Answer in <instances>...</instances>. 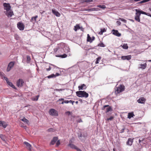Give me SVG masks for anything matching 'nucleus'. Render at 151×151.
<instances>
[{"instance_id": "a19ab883", "label": "nucleus", "mask_w": 151, "mask_h": 151, "mask_svg": "<svg viewBox=\"0 0 151 151\" xmlns=\"http://www.w3.org/2000/svg\"><path fill=\"white\" fill-rule=\"evenodd\" d=\"M96 8H92L88 9V10L89 11H96Z\"/></svg>"}, {"instance_id": "f3484780", "label": "nucleus", "mask_w": 151, "mask_h": 151, "mask_svg": "<svg viewBox=\"0 0 151 151\" xmlns=\"http://www.w3.org/2000/svg\"><path fill=\"white\" fill-rule=\"evenodd\" d=\"M78 136L79 139H81V138L82 137H85L87 136V135L84 132H81L78 134Z\"/></svg>"}, {"instance_id": "e2e57ef3", "label": "nucleus", "mask_w": 151, "mask_h": 151, "mask_svg": "<svg viewBox=\"0 0 151 151\" xmlns=\"http://www.w3.org/2000/svg\"><path fill=\"white\" fill-rule=\"evenodd\" d=\"M80 29H81V30L83 32L84 31V29L82 27H81Z\"/></svg>"}, {"instance_id": "f03ea898", "label": "nucleus", "mask_w": 151, "mask_h": 151, "mask_svg": "<svg viewBox=\"0 0 151 151\" xmlns=\"http://www.w3.org/2000/svg\"><path fill=\"white\" fill-rule=\"evenodd\" d=\"M135 11L136 13L135 16V19L136 21L139 22H140V16L141 14H142L141 10L137 9H135Z\"/></svg>"}, {"instance_id": "3c124183", "label": "nucleus", "mask_w": 151, "mask_h": 151, "mask_svg": "<svg viewBox=\"0 0 151 151\" xmlns=\"http://www.w3.org/2000/svg\"><path fill=\"white\" fill-rule=\"evenodd\" d=\"M60 141L59 140H58L57 142H56V145L57 146H58L59 145H60Z\"/></svg>"}, {"instance_id": "8fccbe9b", "label": "nucleus", "mask_w": 151, "mask_h": 151, "mask_svg": "<svg viewBox=\"0 0 151 151\" xmlns=\"http://www.w3.org/2000/svg\"><path fill=\"white\" fill-rule=\"evenodd\" d=\"M65 114H68V115H69L71 114V113L70 112L68 111L65 112Z\"/></svg>"}, {"instance_id": "bf43d9fd", "label": "nucleus", "mask_w": 151, "mask_h": 151, "mask_svg": "<svg viewBox=\"0 0 151 151\" xmlns=\"http://www.w3.org/2000/svg\"><path fill=\"white\" fill-rule=\"evenodd\" d=\"M58 101H64V99L63 98H61L59 99Z\"/></svg>"}, {"instance_id": "4be33fe9", "label": "nucleus", "mask_w": 151, "mask_h": 151, "mask_svg": "<svg viewBox=\"0 0 151 151\" xmlns=\"http://www.w3.org/2000/svg\"><path fill=\"white\" fill-rule=\"evenodd\" d=\"M139 65V68L144 69L146 68L147 66V64L146 63H145L144 64H140Z\"/></svg>"}, {"instance_id": "4d7b16f0", "label": "nucleus", "mask_w": 151, "mask_h": 151, "mask_svg": "<svg viewBox=\"0 0 151 151\" xmlns=\"http://www.w3.org/2000/svg\"><path fill=\"white\" fill-rule=\"evenodd\" d=\"M60 75V74L59 73H56L55 75V77H56V76H59Z\"/></svg>"}, {"instance_id": "0eeeda50", "label": "nucleus", "mask_w": 151, "mask_h": 151, "mask_svg": "<svg viewBox=\"0 0 151 151\" xmlns=\"http://www.w3.org/2000/svg\"><path fill=\"white\" fill-rule=\"evenodd\" d=\"M17 26L19 29L20 30H23L24 29V25L22 23L18 22L17 24Z\"/></svg>"}, {"instance_id": "79ce46f5", "label": "nucleus", "mask_w": 151, "mask_h": 151, "mask_svg": "<svg viewBox=\"0 0 151 151\" xmlns=\"http://www.w3.org/2000/svg\"><path fill=\"white\" fill-rule=\"evenodd\" d=\"M119 20H120L121 21L124 22L125 23L127 22V20L124 19L119 18Z\"/></svg>"}, {"instance_id": "a878e982", "label": "nucleus", "mask_w": 151, "mask_h": 151, "mask_svg": "<svg viewBox=\"0 0 151 151\" xmlns=\"http://www.w3.org/2000/svg\"><path fill=\"white\" fill-rule=\"evenodd\" d=\"M39 97V95H38L35 97L32 98L31 99L33 101H37V100H38Z\"/></svg>"}, {"instance_id": "cd10ccee", "label": "nucleus", "mask_w": 151, "mask_h": 151, "mask_svg": "<svg viewBox=\"0 0 151 151\" xmlns=\"http://www.w3.org/2000/svg\"><path fill=\"white\" fill-rule=\"evenodd\" d=\"M80 27L79 25L78 24H77L74 27V30L76 31L77 30L80 29Z\"/></svg>"}, {"instance_id": "37998d69", "label": "nucleus", "mask_w": 151, "mask_h": 151, "mask_svg": "<svg viewBox=\"0 0 151 151\" xmlns=\"http://www.w3.org/2000/svg\"><path fill=\"white\" fill-rule=\"evenodd\" d=\"M98 46H100V47H105V45L102 43H99V44L98 45Z\"/></svg>"}, {"instance_id": "4c0bfd02", "label": "nucleus", "mask_w": 151, "mask_h": 151, "mask_svg": "<svg viewBox=\"0 0 151 151\" xmlns=\"http://www.w3.org/2000/svg\"><path fill=\"white\" fill-rule=\"evenodd\" d=\"M97 6L98 7H99L102 9H104L106 8V6L105 5H98Z\"/></svg>"}, {"instance_id": "f704fd0d", "label": "nucleus", "mask_w": 151, "mask_h": 151, "mask_svg": "<svg viewBox=\"0 0 151 151\" xmlns=\"http://www.w3.org/2000/svg\"><path fill=\"white\" fill-rule=\"evenodd\" d=\"M122 47L123 48L125 49H127L128 48V47L127 44H124Z\"/></svg>"}, {"instance_id": "ddd939ff", "label": "nucleus", "mask_w": 151, "mask_h": 151, "mask_svg": "<svg viewBox=\"0 0 151 151\" xmlns=\"http://www.w3.org/2000/svg\"><path fill=\"white\" fill-rule=\"evenodd\" d=\"M112 32L113 34L118 37H120L121 35V33H119L117 30L113 29Z\"/></svg>"}, {"instance_id": "49530a36", "label": "nucleus", "mask_w": 151, "mask_h": 151, "mask_svg": "<svg viewBox=\"0 0 151 151\" xmlns=\"http://www.w3.org/2000/svg\"><path fill=\"white\" fill-rule=\"evenodd\" d=\"M113 118H114V117H113L112 116H111L109 118L107 119L106 120H111L113 119Z\"/></svg>"}, {"instance_id": "9d476101", "label": "nucleus", "mask_w": 151, "mask_h": 151, "mask_svg": "<svg viewBox=\"0 0 151 151\" xmlns=\"http://www.w3.org/2000/svg\"><path fill=\"white\" fill-rule=\"evenodd\" d=\"M4 79L5 80L7 84L13 88L15 89L16 88L11 82L9 81L8 78L6 77H4Z\"/></svg>"}, {"instance_id": "9b49d317", "label": "nucleus", "mask_w": 151, "mask_h": 151, "mask_svg": "<svg viewBox=\"0 0 151 151\" xmlns=\"http://www.w3.org/2000/svg\"><path fill=\"white\" fill-rule=\"evenodd\" d=\"M6 15L9 17H11L13 15V12L11 9L6 12Z\"/></svg>"}, {"instance_id": "6e6552de", "label": "nucleus", "mask_w": 151, "mask_h": 151, "mask_svg": "<svg viewBox=\"0 0 151 151\" xmlns=\"http://www.w3.org/2000/svg\"><path fill=\"white\" fill-rule=\"evenodd\" d=\"M24 83V81L22 79H19L17 82V85L18 87H21L22 86Z\"/></svg>"}, {"instance_id": "5fc2aeb1", "label": "nucleus", "mask_w": 151, "mask_h": 151, "mask_svg": "<svg viewBox=\"0 0 151 151\" xmlns=\"http://www.w3.org/2000/svg\"><path fill=\"white\" fill-rule=\"evenodd\" d=\"M116 23L119 26L121 25V22L119 21H117L116 22Z\"/></svg>"}, {"instance_id": "39448f33", "label": "nucleus", "mask_w": 151, "mask_h": 151, "mask_svg": "<svg viewBox=\"0 0 151 151\" xmlns=\"http://www.w3.org/2000/svg\"><path fill=\"white\" fill-rule=\"evenodd\" d=\"M14 63V62L12 61L9 63L6 69L7 72H9L11 70V69L13 67Z\"/></svg>"}, {"instance_id": "473e14b6", "label": "nucleus", "mask_w": 151, "mask_h": 151, "mask_svg": "<svg viewBox=\"0 0 151 151\" xmlns=\"http://www.w3.org/2000/svg\"><path fill=\"white\" fill-rule=\"evenodd\" d=\"M5 74L3 72H0V76H1V78L4 79V77L5 76Z\"/></svg>"}, {"instance_id": "a18cd8bd", "label": "nucleus", "mask_w": 151, "mask_h": 151, "mask_svg": "<svg viewBox=\"0 0 151 151\" xmlns=\"http://www.w3.org/2000/svg\"><path fill=\"white\" fill-rule=\"evenodd\" d=\"M84 1L86 3H89L93 1V0H84Z\"/></svg>"}, {"instance_id": "72a5a7b5", "label": "nucleus", "mask_w": 151, "mask_h": 151, "mask_svg": "<svg viewBox=\"0 0 151 151\" xmlns=\"http://www.w3.org/2000/svg\"><path fill=\"white\" fill-rule=\"evenodd\" d=\"M141 13H142V14H145V15H146L147 16H149L150 17V15H151V14H149L148 13H146L145 12L143 11L142 10H141Z\"/></svg>"}, {"instance_id": "c03bdc74", "label": "nucleus", "mask_w": 151, "mask_h": 151, "mask_svg": "<svg viewBox=\"0 0 151 151\" xmlns=\"http://www.w3.org/2000/svg\"><path fill=\"white\" fill-rule=\"evenodd\" d=\"M69 103V101L66 100V101H63L61 103V104H64V103H66V104H68V103Z\"/></svg>"}, {"instance_id": "0e129e2a", "label": "nucleus", "mask_w": 151, "mask_h": 151, "mask_svg": "<svg viewBox=\"0 0 151 151\" xmlns=\"http://www.w3.org/2000/svg\"><path fill=\"white\" fill-rule=\"evenodd\" d=\"M95 39V37H94V36H93L92 37H91V39H92V42L93 41V40H94Z\"/></svg>"}, {"instance_id": "f257e3e1", "label": "nucleus", "mask_w": 151, "mask_h": 151, "mask_svg": "<svg viewBox=\"0 0 151 151\" xmlns=\"http://www.w3.org/2000/svg\"><path fill=\"white\" fill-rule=\"evenodd\" d=\"M76 95L79 97L87 98L88 96V94L84 91H79L76 92Z\"/></svg>"}, {"instance_id": "2f4dec72", "label": "nucleus", "mask_w": 151, "mask_h": 151, "mask_svg": "<svg viewBox=\"0 0 151 151\" xmlns=\"http://www.w3.org/2000/svg\"><path fill=\"white\" fill-rule=\"evenodd\" d=\"M31 60L30 57L27 55V63H29Z\"/></svg>"}, {"instance_id": "c756f323", "label": "nucleus", "mask_w": 151, "mask_h": 151, "mask_svg": "<svg viewBox=\"0 0 151 151\" xmlns=\"http://www.w3.org/2000/svg\"><path fill=\"white\" fill-rule=\"evenodd\" d=\"M21 120L26 124H28L29 123V120L26 119L25 117L21 119Z\"/></svg>"}, {"instance_id": "e433bc0d", "label": "nucleus", "mask_w": 151, "mask_h": 151, "mask_svg": "<svg viewBox=\"0 0 151 151\" xmlns=\"http://www.w3.org/2000/svg\"><path fill=\"white\" fill-rule=\"evenodd\" d=\"M47 77L48 78H55V75L54 74H51V75H50L48 76H47Z\"/></svg>"}, {"instance_id": "f8f14e48", "label": "nucleus", "mask_w": 151, "mask_h": 151, "mask_svg": "<svg viewBox=\"0 0 151 151\" xmlns=\"http://www.w3.org/2000/svg\"><path fill=\"white\" fill-rule=\"evenodd\" d=\"M134 138L132 139L131 138H129L127 142H126V144L127 145L131 146L132 145V144L133 142Z\"/></svg>"}, {"instance_id": "a211bd4d", "label": "nucleus", "mask_w": 151, "mask_h": 151, "mask_svg": "<svg viewBox=\"0 0 151 151\" xmlns=\"http://www.w3.org/2000/svg\"><path fill=\"white\" fill-rule=\"evenodd\" d=\"M131 58V55H129L125 56H122L121 57L122 59L123 60H129Z\"/></svg>"}, {"instance_id": "6e6d98bb", "label": "nucleus", "mask_w": 151, "mask_h": 151, "mask_svg": "<svg viewBox=\"0 0 151 151\" xmlns=\"http://www.w3.org/2000/svg\"><path fill=\"white\" fill-rule=\"evenodd\" d=\"M75 102L74 101H73L72 100H70L69 101V103H72L73 105V103Z\"/></svg>"}, {"instance_id": "7ed1b4c3", "label": "nucleus", "mask_w": 151, "mask_h": 151, "mask_svg": "<svg viewBox=\"0 0 151 151\" xmlns=\"http://www.w3.org/2000/svg\"><path fill=\"white\" fill-rule=\"evenodd\" d=\"M124 86L120 85L117 88L115 91V93H119L122 92L124 90Z\"/></svg>"}, {"instance_id": "de8ad7c7", "label": "nucleus", "mask_w": 151, "mask_h": 151, "mask_svg": "<svg viewBox=\"0 0 151 151\" xmlns=\"http://www.w3.org/2000/svg\"><path fill=\"white\" fill-rule=\"evenodd\" d=\"M54 129L52 128H50L48 129V131L49 132H53V131Z\"/></svg>"}, {"instance_id": "393cba45", "label": "nucleus", "mask_w": 151, "mask_h": 151, "mask_svg": "<svg viewBox=\"0 0 151 151\" xmlns=\"http://www.w3.org/2000/svg\"><path fill=\"white\" fill-rule=\"evenodd\" d=\"M67 55L65 54H64L63 55H56V57H60L62 58H65L67 57Z\"/></svg>"}, {"instance_id": "680f3d73", "label": "nucleus", "mask_w": 151, "mask_h": 151, "mask_svg": "<svg viewBox=\"0 0 151 151\" xmlns=\"http://www.w3.org/2000/svg\"><path fill=\"white\" fill-rule=\"evenodd\" d=\"M50 65L52 66H53L54 67H56L57 68H58L55 65H53V64H50Z\"/></svg>"}, {"instance_id": "ea45409f", "label": "nucleus", "mask_w": 151, "mask_h": 151, "mask_svg": "<svg viewBox=\"0 0 151 151\" xmlns=\"http://www.w3.org/2000/svg\"><path fill=\"white\" fill-rule=\"evenodd\" d=\"M105 31H106V30L105 28H104L103 29H101L100 32H99V34L100 35L102 34Z\"/></svg>"}, {"instance_id": "412c9836", "label": "nucleus", "mask_w": 151, "mask_h": 151, "mask_svg": "<svg viewBox=\"0 0 151 151\" xmlns=\"http://www.w3.org/2000/svg\"><path fill=\"white\" fill-rule=\"evenodd\" d=\"M52 13L55 14V15H56L57 17H60V13H59V12L56 11L55 10L52 9Z\"/></svg>"}, {"instance_id": "dca6fc26", "label": "nucleus", "mask_w": 151, "mask_h": 151, "mask_svg": "<svg viewBox=\"0 0 151 151\" xmlns=\"http://www.w3.org/2000/svg\"><path fill=\"white\" fill-rule=\"evenodd\" d=\"M24 143L26 145L27 148L28 149V150H29L30 151H31V145L29 143L26 142H24Z\"/></svg>"}, {"instance_id": "4468645a", "label": "nucleus", "mask_w": 151, "mask_h": 151, "mask_svg": "<svg viewBox=\"0 0 151 151\" xmlns=\"http://www.w3.org/2000/svg\"><path fill=\"white\" fill-rule=\"evenodd\" d=\"M87 88L86 85L84 84H81L78 86L79 90L85 89Z\"/></svg>"}, {"instance_id": "864d4df0", "label": "nucleus", "mask_w": 151, "mask_h": 151, "mask_svg": "<svg viewBox=\"0 0 151 151\" xmlns=\"http://www.w3.org/2000/svg\"><path fill=\"white\" fill-rule=\"evenodd\" d=\"M125 129V128L124 127L123 129H121V130L120 133H122L124 132Z\"/></svg>"}, {"instance_id": "c9c22d12", "label": "nucleus", "mask_w": 151, "mask_h": 151, "mask_svg": "<svg viewBox=\"0 0 151 151\" xmlns=\"http://www.w3.org/2000/svg\"><path fill=\"white\" fill-rule=\"evenodd\" d=\"M0 137L3 141H5V135L1 134L0 135Z\"/></svg>"}, {"instance_id": "09e8293b", "label": "nucleus", "mask_w": 151, "mask_h": 151, "mask_svg": "<svg viewBox=\"0 0 151 151\" xmlns=\"http://www.w3.org/2000/svg\"><path fill=\"white\" fill-rule=\"evenodd\" d=\"M64 89H55V91H62L63 90H64Z\"/></svg>"}, {"instance_id": "2eb2a0df", "label": "nucleus", "mask_w": 151, "mask_h": 151, "mask_svg": "<svg viewBox=\"0 0 151 151\" xmlns=\"http://www.w3.org/2000/svg\"><path fill=\"white\" fill-rule=\"evenodd\" d=\"M145 99L144 97H141L137 100V102L139 103L144 104L145 102Z\"/></svg>"}, {"instance_id": "58836bf2", "label": "nucleus", "mask_w": 151, "mask_h": 151, "mask_svg": "<svg viewBox=\"0 0 151 151\" xmlns=\"http://www.w3.org/2000/svg\"><path fill=\"white\" fill-rule=\"evenodd\" d=\"M101 57H98L97 58L96 61V62H95L96 64L99 63V61L101 59Z\"/></svg>"}, {"instance_id": "7c9ffc66", "label": "nucleus", "mask_w": 151, "mask_h": 151, "mask_svg": "<svg viewBox=\"0 0 151 151\" xmlns=\"http://www.w3.org/2000/svg\"><path fill=\"white\" fill-rule=\"evenodd\" d=\"M150 0H143V1H140L139 2H138L137 4H142L144 3H146L147 2H148V1H149Z\"/></svg>"}, {"instance_id": "69168bd1", "label": "nucleus", "mask_w": 151, "mask_h": 151, "mask_svg": "<svg viewBox=\"0 0 151 151\" xmlns=\"http://www.w3.org/2000/svg\"><path fill=\"white\" fill-rule=\"evenodd\" d=\"M78 122H82V121L81 119H80L79 120H78Z\"/></svg>"}, {"instance_id": "b1692460", "label": "nucleus", "mask_w": 151, "mask_h": 151, "mask_svg": "<svg viewBox=\"0 0 151 151\" xmlns=\"http://www.w3.org/2000/svg\"><path fill=\"white\" fill-rule=\"evenodd\" d=\"M68 146L70 147L72 149H74L76 150V148L77 147L73 144L69 143L68 144Z\"/></svg>"}, {"instance_id": "774afa93", "label": "nucleus", "mask_w": 151, "mask_h": 151, "mask_svg": "<svg viewBox=\"0 0 151 151\" xmlns=\"http://www.w3.org/2000/svg\"><path fill=\"white\" fill-rule=\"evenodd\" d=\"M149 10H150V11H151V8H150L149 9Z\"/></svg>"}, {"instance_id": "aec40b11", "label": "nucleus", "mask_w": 151, "mask_h": 151, "mask_svg": "<svg viewBox=\"0 0 151 151\" xmlns=\"http://www.w3.org/2000/svg\"><path fill=\"white\" fill-rule=\"evenodd\" d=\"M7 124L4 122L0 121V126H2L4 128H5L7 126Z\"/></svg>"}, {"instance_id": "bb28decb", "label": "nucleus", "mask_w": 151, "mask_h": 151, "mask_svg": "<svg viewBox=\"0 0 151 151\" xmlns=\"http://www.w3.org/2000/svg\"><path fill=\"white\" fill-rule=\"evenodd\" d=\"M38 17V16L36 15L34 17H32L30 21L31 22H36V19Z\"/></svg>"}, {"instance_id": "5701e85b", "label": "nucleus", "mask_w": 151, "mask_h": 151, "mask_svg": "<svg viewBox=\"0 0 151 151\" xmlns=\"http://www.w3.org/2000/svg\"><path fill=\"white\" fill-rule=\"evenodd\" d=\"M135 115L134 114L133 112H130L128 114V117L127 118L129 119H131L132 117H133Z\"/></svg>"}, {"instance_id": "1a4fd4ad", "label": "nucleus", "mask_w": 151, "mask_h": 151, "mask_svg": "<svg viewBox=\"0 0 151 151\" xmlns=\"http://www.w3.org/2000/svg\"><path fill=\"white\" fill-rule=\"evenodd\" d=\"M3 6L4 7V9L6 10V11L9 10L11 9V6L9 3H4Z\"/></svg>"}, {"instance_id": "052dcab7", "label": "nucleus", "mask_w": 151, "mask_h": 151, "mask_svg": "<svg viewBox=\"0 0 151 151\" xmlns=\"http://www.w3.org/2000/svg\"><path fill=\"white\" fill-rule=\"evenodd\" d=\"M76 150L77 151H82V150L79 148L77 147V148H76Z\"/></svg>"}, {"instance_id": "338daca9", "label": "nucleus", "mask_w": 151, "mask_h": 151, "mask_svg": "<svg viewBox=\"0 0 151 151\" xmlns=\"http://www.w3.org/2000/svg\"><path fill=\"white\" fill-rule=\"evenodd\" d=\"M78 101H76V104H78Z\"/></svg>"}, {"instance_id": "20e7f679", "label": "nucleus", "mask_w": 151, "mask_h": 151, "mask_svg": "<svg viewBox=\"0 0 151 151\" xmlns=\"http://www.w3.org/2000/svg\"><path fill=\"white\" fill-rule=\"evenodd\" d=\"M49 113L50 115L52 116H58L57 111L53 109H51L50 110Z\"/></svg>"}, {"instance_id": "423d86ee", "label": "nucleus", "mask_w": 151, "mask_h": 151, "mask_svg": "<svg viewBox=\"0 0 151 151\" xmlns=\"http://www.w3.org/2000/svg\"><path fill=\"white\" fill-rule=\"evenodd\" d=\"M102 109V110L106 109V113L112 110L111 107L110 106H109V105L104 106H103Z\"/></svg>"}, {"instance_id": "13d9d810", "label": "nucleus", "mask_w": 151, "mask_h": 151, "mask_svg": "<svg viewBox=\"0 0 151 151\" xmlns=\"http://www.w3.org/2000/svg\"><path fill=\"white\" fill-rule=\"evenodd\" d=\"M51 69V68L50 67V66H49V68H47L46 69V70L47 71H50Z\"/></svg>"}, {"instance_id": "603ef678", "label": "nucleus", "mask_w": 151, "mask_h": 151, "mask_svg": "<svg viewBox=\"0 0 151 151\" xmlns=\"http://www.w3.org/2000/svg\"><path fill=\"white\" fill-rule=\"evenodd\" d=\"M58 48L59 47H58L54 49V51L55 52H56L58 51Z\"/></svg>"}, {"instance_id": "c85d7f7f", "label": "nucleus", "mask_w": 151, "mask_h": 151, "mask_svg": "<svg viewBox=\"0 0 151 151\" xmlns=\"http://www.w3.org/2000/svg\"><path fill=\"white\" fill-rule=\"evenodd\" d=\"M87 42H89L91 43L92 42L91 37H90V36L89 35V34H88L87 35Z\"/></svg>"}, {"instance_id": "6ab92c4d", "label": "nucleus", "mask_w": 151, "mask_h": 151, "mask_svg": "<svg viewBox=\"0 0 151 151\" xmlns=\"http://www.w3.org/2000/svg\"><path fill=\"white\" fill-rule=\"evenodd\" d=\"M58 139V137H54L52 140H51L50 144L52 145H54L57 141Z\"/></svg>"}]
</instances>
